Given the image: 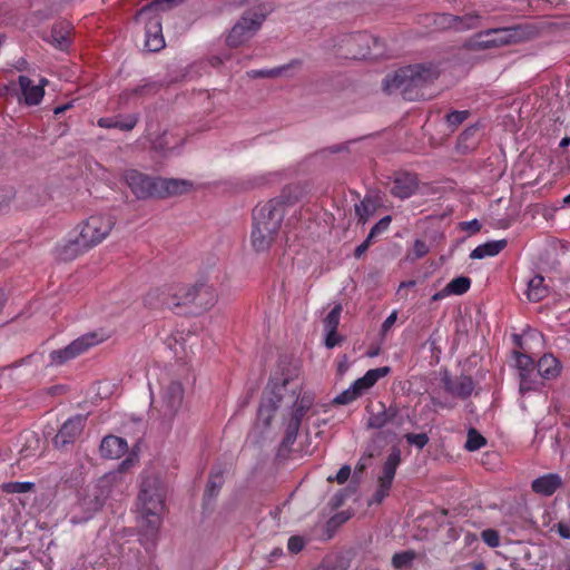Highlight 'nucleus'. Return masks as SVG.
Returning <instances> with one entry per match:
<instances>
[{"mask_svg":"<svg viewBox=\"0 0 570 570\" xmlns=\"http://www.w3.org/2000/svg\"><path fill=\"white\" fill-rule=\"evenodd\" d=\"M391 220V216H384L371 228V230H373L376 235H380L389 228Z\"/></svg>","mask_w":570,"mask_h":570,"instance_id":"nucleus-57","label":"nucleus"},{"mask_svg":"<svg viewBox=\"0 0 570 570\" xmlns=\"http://www.w3.org/2000/svg\"><path fill=\"white\" fill-rule=\"evenodd\" d=\"M417 188V179L415 175L409 173L399 174L391 188V194L401 199L411 197Z\"/></svg>","mask_w":570,"mask_h":570,"instance_id":"nucleus-22","label":"nucleus"},{"mask_svg":"<svg viewBox=\"0 0 570 570\" xmlns=\"http://www.w3.org/2000/svg\"><path fill=\"white\" fill-rule=\"evenodd\" d=\"M87 417L85 415H75L68 419L53 439L56 449L63 450L68 445L73 444L81 435Z\"/></svg>","mask_w":570,"mask_h":570,"instance_id":"nucleus-12","label":"nucleus"},{"mask_svg":"<svg viewBox=\"0 0 570 570\" xmlns=\"http://www.w3.org/2000/svg\"><path fill=\"white\" fill-rule=\"evenodd\" d=\"M267 12L264 6H257L246 10L230 29L226 43L230 48H237L248 42L261 29Z\"/></svg>","mask_w":570,"mask_h":570,"instance_id":"nucleus-5","label":"nucleus"},{"mask_svg":"<svg viewBox=\"0 0 570 570\" xmlns=\"http://www.w3.org/2000/svg\"><path fill=\"white\" fill-rule=\"evenodd\" d=\"M341 313H342V305L336 304L323 321L325 331H336L337 330V326H338L340 320H341Z\"/></svg>","mask_w":570,"mask_h":570,"instance_id":"nucleus-41","label":"nucleus"},{"mask_svg":"<svg viewBox=\"0 0 570 570\" xmlns=\"http://www.w3.org/2000/svg\"><path fill=\"white\" fill-rule=\"evenodd\" d=\"M224 484V471L220 466L213 468L205 491V499L212 500L217 497Z\"/></svg>","mask_w":570,"mask_h":570,"instance_id":"nucleus-36","label":"nucleus"},{"mask_svg":"<svg viewBox=\"0 0 570 570\" xmlns=\"http://www.w3.org/2000/svg\"><path fill=\"white\" fill-rule=\"evenodd\" d=\"M10 94L17 95L16 83L13 81L0 87V97H7Z\"/></svg>","mask_w":570,"mask_h":570,"instance_id":"nucleus-60","label":"nucleus"},{"mask_svg":"<svg viewBox=\"0 0 570 570\" xmlns=\"http://www.w3.org/2000/svg\"><path fill=\"white\" fill-rule=\"evenodd\" d=\"M302 65H303V62L301 59H293L288 63H285L279 67H275V69L282 70L279 77L293 78L295 76V72L298 69H301Z\"/></svg>","mask_w":570,"mask_h":570,"instance_id":"nucleus-46","label":"nucleus"},{"mask_svg":"<svg viewBox=\"0 0 570 570\" xmlns=\"http://www.w3.org/2000/svg\"><path fill=\"white\" fill-rule=\"evenodd\" d=\"M487 443L485 438L482 436L475 429H470L465 442L468 451H476Z\"/></svg>","mask_w":570,"mask_h":570,"instance_id":"nucleus-43","label":"nucleus"},{"mask_svg":"<svg viewBox=\"0 0 570 570\" xmlns=\"http://www.w3.org/2000/svg\"><path fill=\"white\" fill-rule=\"evenodd\" d=\"M184 387L179 382H171L161 394V411L165 417L173 419L183 404Z\"/></svg>","mask_w":570,"mask_h":570,"instance_id":"nucleus-16","label":"nucleus"},{"mask_svg":"<svg viewBox=\"0 0 570 570\" xmlns=\"http://www.w3.org/2000/svg\"><path fill=\"white\" fill-rule=\"evenodd\" d=\"M404 438L409 444L414 445L417 449H423L429 443V436L426 433H407Z\"/></svg>","mask_w":570,"mask_h":570,"instance_id":"nucleus-50","label":"nucleus"},{"mask_svg":"<svg viewBox=\"0 0 570 570\" xmlns=\"http://www.w3.org/2000/svg\"><path fill=\"white\" fill-rule=\"evenodd\" d=\"M375 41L367 32H356L340 37L337 46L344 57L363 59L370 55L371 43Z\"/></svg>","mask_w":570,"mask_h":570,"instance_id":"nucleus-10","label":"nucleus"},{"mask_svg":"<svg viewBox=\"0 0 570 570\" xmlns=\"http://www.w3.org/2000/svg\"><path fill=\"white\" fill-rule=\"evenodd\" d=\"M115 226L114 217L109 215H92L80 225L78 236L88 249L100 244Z\"/></svg>","mask_w":570,"mask_h":570,"instance_id":"nucleus-7","label":"nucleus"},{"mask_svg":"<svg viewBox=\"0 0 570 570\" xmlns=\"http://www.w3.org/2000/svg\"><path fill=\"white\" fill-rule=\"evenodd\" d=\"M363 394L360 387H355V382L351 385L350 389L343 391L334 399V403L336 404H348L360 397Z\"/></svg>","mask_w":570,"mask_h":570,"instance_id":"nucleus-42","label":"nucleus"},{"mask_svg":"<svg viewBox=\"0 0 570 570\" xmlns=\"http://www.w3.org/2000/svg\"><path fill=\"white\" fill-rule=\"evenodd\" d=\"M562 487V479L557 473H548L534 479L531 489L534 493L551 497L559 488Z\"/></svg>","mask_w":570,"mask_h":570,"instance_id":"nucleus-24","label":"nucleus"},{"mask_svg":"<svg viewBox=\"0 0 570 570\" xmlns=\"http://www.w3.org/2000/svg\"><path fill=\"white\" fill-rule=\"evenodd\" d=\"M380 406L381 410L372 413L368 419L367 426L371 429H382L387 424L400 428L410 419L409 414L403 413L396 404L385 407L384 404L380 403Z\"/></svg>","mask_w":570,"mask_h":570,"instance_id":"nucleus-14","label":"nucleus"},{"mask_svg":"<svg viewBox=\"0 0 570 570\" xmlns=\"http://www.w3.org/2000/svg\"><path fill=\"white\" fill-rule=\"evenodd\" d=\"M515 364L519 372L520 379V392L523 394L525 392L532 391L537 387V365L533 360L523 354L515 353Z\"/></svg>","mask_w":570,"mask_h":570,"instance_id":"nucleus-15","label":"nucleus"},{"mask_svg":"<svg viewBox=\"0 0 570 570\" xmlns=\"http://www.w3.org/2000/svg\"><path fill=\"white\" fill-rule=\"evenodd\" d=\"M33 488V482H8L2 484V490L6 493H27Z\"/></svg>","mask_w":570,"mask_h":570,"instance_id":"nucleus-45","label":"nucleus"},{"mask_svg":"<svg viewBox=\"0 0 570 570\" xmlns=\"http://www.w3.org/2000/svg\"><path fill=\"white\" fill-rule=\"evenodd\" d=\"M344 150H347V146L345 144H338V145L331 146L326 149H323L322 153L330 151L332 154H336V153H341Z\"/></svg>","mask_w":570,"mask_h":570,"instance_id":"nucleus-64","label":"nucleus"},{"mask_svg":"<svg viewBox=\"0 0 570 570\" xmlns=\"http://www.w3.org/2000/svg\"><path fill=\"white\" fill-rule=\"evenodd\" d=\"M469 115L470 112L468 110H454L446 115V122L450 127L456 128L469 117Z\"/></svg>","mask_w":570,"mask_h":570,"instance_id":"nucleus-48","label":"nucleus"},{"mask_svg":"<svg viewBox=\"0 0 570 570\" xmlns=\"http://www.w3.org/2000/svg\"><path fill=\"white\" fill-rule=\"evenodd\" d=\"M416 554L412 550L397 552L392 558V564L396 569L409 567L415 559Z\"/></svg>","mask_w":570,"mask_h":570,"instance_id":"nucleus-44","label":"nucleus"},{"mask_svg":"<svg viewBox=\"0 0 570 570\" xmlns=\"http://www.w3.org/2000/svg\"><path fill=\"white\" fill-rule=\"evenodd\" d=\"M281 69H261V70H249L247 71V76L252 79L257 78H278L281 75Z\"/></svg>","mask_w":570,"mask_h":570,"instance_id":"nucleus-51","label":"nucleus"},{"mask_svg":"<svg viewBox=\"0 0 570 570\" xmlns=\"http://www.w3.org/2000/svg\"><path fill=\"white\" fill-rule=\"evenodd\" d=\"M18 82L24 99L29 106L39 105L43 98L45 90L42 86L32 85V81L27 76H19Z\"/></svg>","mask_w":570,"mask_h":570,"instance_id":"nucleus-26","label":"nucleus"},{"mask_svg":"<svg viewBox=\"0 0 570 570\" xmlns=\"http://www.w3.org/2000/svg\"><path fill=\"white\" fill-rule=\"evenodd\" d=\"M505 246H507V240L505 239L491 240V242L484 243L482 245H479L478 247H475L471 252L470 258H472V259H482V258L488 257V256H495Z\"/></svg>","mask_w":570,"mask_h":570,"instance_id":"nucleus-31","label":"nucleus"},{"mask_svg":"<svg viewBox=\"0 0 570 570\" xmlns=\"http://www.w3.org/2000/svg\"><path fill=\"white\" fill-rule=\"evenodd\" d=\"M430 252L429 245L421 239H416L413 245L412 253L409 255V257L412 261L420 259L424 257Z\"/></svg>","mask_w":570,"mask_h":570,"instance_id":"nucleus-49","label":"nucleus"},{"mask_svg":"<svg viewBox=\"0 0 570 570\" xmlns=\"http://www.w3.org/2000/svg\"><path fill=\"white\" fill-rule=\"evenodd\" d=\"M304 544H305V542L301 537L294 535L288 539L287 547L292 553H298L303 550Z\"/></svg>","mask_w":570,"mask_h":570,"instance_id":"nucleus-54","label":"nucleus"},{"mask_svg":"<svg viewBox=\"0 0 570 570\" xmlns=\"http://www.w3.org/2000/svg\"><path fill=\"white\" fill-rule=\"evenodd\" d=\"M391 368L389 366H382L377 368L368 370L364 376L355 381V387H360L364 393L371 389L380 379L386 376Z\"/></svg>","mask_w":570,"mask_h":570,"instance_id":"nucleus-33","label":"nucleus"},{"mask_svg":"<svg viewBox=\"0 0 570 570\" xmlns=\"http://www.w3.org/2000/svg\"><path fill=\"white\" fill-rule=\"evenodd\" d=\"M482 540L491 548H497L500 544L499 532L494 529H487L481 532Z\"/></svg>","mask_w":570,"mask_h":570,"instance_id":"nucleus-52","label":"nucleus"},{"mask_svg":"<svg viewBox=\"0 0 570 570\" xmlns=\"http://www.w3.org/2000/svg\"><path fill=\"white\" fill-rule=\"evenodd\" d=\"M549 294V288L544 284V278L541 275L533 276L528 282L527 296L531 302H540Z\"/></svg>","mask_w":570,"mask_h":570,"instance_id":"nucleus-34","label":"nucleus"},{"mask_svg":"<svg viewBox=\"0 0 570 570\" xmlns=\"http://www.w3.org/2000/svg\"><path fill=\"white\" fill-rule=\"evenodd\" d=\"M442 382L448 393L460 399L469 397L474 389V383L472 379L465 375H460L455 379H451L450 375L444 374Z\"/></svg>","mask_w":570,"mask_h":570,"instance_id":"nucleus-18","label":"nucleus"},{"mask_svg":"<svg viewBox=\"0 0 570 570\" xmlns=\"http://www.w3.org/2000/svg\"><path fill=\"white\" fill-rule=\"evenodd\" d=\"M165 489L154 475L144 478L138 495L140 509L164 510Z\"/></svg>","mask_w":570,"mask_h":570,"instance_id":"nucleus-11","label":"nucleus"},{"mask_svg":"<svg viewBox=\"0 0 570 570\" xmlns=\"http://www.w3.org/2000/svg\"><path fill=\"white\" fill-rule=\"evenodd\" d=\"M439 77L433 65H414L400 68L387 75L383 80V89L387 94L399 92L405 100L414 101L424 98L422 89Z\"/></svg>","mask_w":570,"mask_h":570,"instance_id":"nucleus-1","label":"nucleus"},{"mask_svg":"<svg viewBox=\"0 0 570 570\" xmlns=\"http://www.w3.org/2000/svg\"><path fill=\"white\" fill-rule=\"evenodd\" d=\"M168 145H169V142L167 141V134L166 132H164L163 135L156 137L151 141L153 149H155L157 151H160V153L167 150L168 149Z\"/></svg>","mask_w":570,"mask_h":570,"instance_id":"nucleus-53","label":"nucleus"},{"mask_svg":"<svg viewBox=\"0 0 570 570\" xmlns=\"http://www.w3.org/2000/svg\"><path fill=\"white\" fill-rule=\"evenodd\" d=\"M374 212L375 205L370 198H365L360 204L355 205V214L363 224L367 222Z\"/></svg>","mask_w":570,"mask_h":570,"instance_id":"nucleus-40","label":"nucleus"},{"mask_svg":"<svg viewBox=\"0 0 570 570\" xmlns=\"http://www.w3.org/2000/svg\"><path fill=\"white\" fill-rule=\"evenodd\" d=\"M350 475H351V468H350V465H346V464H345V465H343V466L338 470V472H337L336 476L334 478V480H336V481H337V483L343 484V483H345V482L348 480ZM327 480H328L330 482H332V481H333V478H332V476H328V479H327Z\"/></svg>","mask_w":570,"mask_h":570,"instance_id":"nucleus-55","label":"nucleus"},{"mask_svg":"<svg viewBox=\"0 0 570 570\" xmlns=\"http://www.w3.org/2000/svg\"><path fill=\"white\" fill-rule=\"evenodd\" d=\"M287 403L293 404L294 409L286 423L285 436L282 442L283 448H291L296 441L302 419L313 405V397L309 395L299 396L295 391L287 396Z\"/></svg>","mask_w":570,"mask_h":570,"instance_id":"nucleus-8","label":"nucleus"},{"mask_svg":"<svg viewBox=\"0 0 570 570\" xmlns=\"http://www.w3.org/2000/svg\"><path fill=\"white\" fill-rule=\"evenodd\" d=\"M471 279L466 276L453 278L445 287L450 295H462L470 289Z\"/></svg>","mask_w":570,"mask_h":570,"instance_id":"nucleus-38","label":"nucleus"},{"mask_svg":"<svg viewBox=\"0 0 570 570\" xmlns=\"http://www.w3.org/2000/svg\"><path fill=\"white\" fill-rule=\"evenodd\" d=\"M106 337L98 332H90L72 341L63 348L55 350L49 354V365L60 366L70 360L83 354L89 348L102 343Z\"/></svg>","mask_w":570,"mask_h":570,"instance_id":"nucleus-6","label":"nucleus"},{"mask_svg":"<svg viewBox=\"0 0 570 570\" xmlns=\"http://www.w3.org/2000/svg\"><path fill=\"white\" fill-rule=\"evenodd\" d=\"M139 121V114L117 115L99 118L97 125L101 128H117L122 131L132 130Z\"/></svg>","mask_w":570,"mask_h":570,"instance_id":"nucleus-23","label":"nucleus"},{"mask_svg":"<svg viewBox=\"0 0 570 570\" xmlns=\"http://www.w3.org/2000/svg\"><path fill=\"white\" fill-rule=\"evenodd\" d=\"M70 26L66 22H59L52 26L48 41L56 48L65 50L70 43Z\"/></svg>","mask_w":570,"mask_h":570,"instance_id":"nucleus-28","label":"nucleus"},{"mask_svg":"<svg viewBox=\"0 0 570 570\" xmlns=\"http://www.w3.org/2000/svg\"><path fill=\"white\" fill-rule=\"evenodd\" d=\"M87 250L89 249L78 235L58 244L55 249L57 258L63 262L72 261Z\"/></svg>","mask_w":570,"mask_h":570,"instance_id":"nucleus-21","label":"nucleus"},{"mask_svg":"<svg viewBox=\"0 0 570 570\" xmlns=\"http://www.w3.org/2000/svg\"><path fill=\"white\" fill-rule=\"evenodd\" d=\"M288 380H284L281 385H275L269 395L262 400L258 409V417L264 421L265 425H269L274 412L283 400L282 391L286 389Z\"/></svg>","mask_w":570,"mask_h":570,"instance_id":"nucleus-17","label":"nucleus"},{"mask_svg":"<svg viewBox=\"0 0 570 570\" xmlns=\"http://www.w3.org/2000/svg\"><path fill=\"white\" fill-rule=\"evenodd\" d=\"M560 373L559 361L551 354L543 355L537 363V377L554 379Z\"/></svg>","mask_w":570,"mask_h":570,"instance_id":"nucleus-30","label":"nucleus"},{"mask_svg":"<svg viewBox=\"0 0 570 570\" xmlns=\"http://www.w3.org/2000/svg\"><path fill=\"white\" fill-rule=\"evenodd\" d=\"M134 464V459L132 458H127L126 460H124L118 469L115 471V472H120L121 473V479L124 478V473L130 468Z\"/></svg>","mask_w":570,"mask_h":570,"instance_id":"nucleus-61","label":"nucleus"},{"mask_svg":"<svg viewBox=\"0 0 570 570\" xmlns=\"http://www.w3.org/2000/svg\"><path fill=\"white\" fill-rule=\"evenodd\" d=\"M161 511L163 510L140 509V512H141L140 527L144 529V531L147 535L154 537L158 532V529L161 524V518H160Z\"/></svg>","mask_w":570,"mask_h":570,"instance_id":"nucleus-29","label":"nucleus"},{"mask_svg":"<svg viewBox=\"0 0 570 570\" xmlns=\"http://www.w3.org/2000/svg\"><path fill=\"white\" fill-rule=\"evenodd\" d=\"M193 303L199 308L208 309L217 301L215 288L205 281H199L193 285Z\"/></svg>","mask_w":570,"mask_h":570,"instance_id":"nucleus-19","label":"nucleus"},{"mask_svg":"<svg viewBox=\"0 0 570 570\" xmlns=\"http://www.w3.org/2000/svg\"><path fill=\"white\" fill-rule=\"evenodd\" d=\"M371 459V454L362 456L355 465L354 474L363 473Z\"/></svg>","mask_w":570,"mask_h":570,"instance_id":"nucleus-59","label":"nucleus"},{"mask_svg":"<svg viewBox=\"0 0 570 570\" xmlns=\"http://www.w3.org/2000/svg\"><path fill=\"white\" fill-rule=\"evenodd\" d=\"M176 0H155L146 6H144L139 11L137 17H142L149 11H158V10H169L173 7L177 6Z\"/></svg>","mask_w":570,"mask_h":570,"instance_id":"nucleus-39","label":"nucleus"},{"mask_svg":"<svg viewBox=\"0 0 570 570\" xmlns=\"http://www.w3.org/2000/svg\"><path fill=\"white\" fill-rule=\"evenodd\" d=\"M400 463L401 451L399 448H392L391 453L384 462L382 474L379 476L377 489L372 497L371 503L380 504L389 495Z\"/></svg>","mask_w":570,"mask_h":570,"instance_id":"nucleus-9","label":"nucleus"},{"mask_svg":"<svg viewBox=\"0 0 570 570\" xmlns=\"http://www.w3.org/2000/svg\"><path fill=\"white\" fill-rule=\"evenodd\" d=\"M326 337H325V346L327 348H333L334 346L338 345L342 341V337L337 334L336 331H325Z\"/></svg>","mask_w":570,"mask_h":570,"instance_id":"nucleus-56","label":"nucleus"},{"mask_svg":"<svg viewBox=\"0 0 570 570\" xmlns=\"http://www.w3.org/2000/svg\"><path fill=\"white\" fill-rule=\"evenodd\" d=\"M169 289L173 307L189 305L193 303V285H171L169 286Z\"/></svg>","mask_w":570,"mask_h":570,"instance_id":"nucleus-32","label":"nucleus"},{"mask_svg":"<svg viewBox=\"0 0 570 570\" xmlns=\"http://www.w3.org/2000/svg\"><path fill=\"white\" fill-rule=\"evenodd\" d=\"M396 321V312H393L391 315L386 317V320L382 324V331L386 332Z\"/></svg>","mask_w":570,"mask_h":570,"instance_id":"nucleus-62","label":"nucleus"},{"mask_svg":"<svg viewBox=\"0 0 570 570\" xmlns=\"http://www.w3.org/2000/svg\"><path fill=\"white\" fill-rule=\"evenodd\" d=\"M128 450L127 441L115 435H107L100 443V455L105 459L115 460L121 458Z\"/></svg>","mask_w":570,"mask_h":570,"instance_id":"nucleus-20","label":"nucleus"},{"mask_svg":"<svg viewBox=\"0 0 570 570\" xmlns=\"http://www.w3.org/2000/svg\"><path fill=\"white\" fill-rule=\"evenodd\" d=\"M481 17L476 12L466 13L464 16H456V31L462 32L480 27Z\"/></svg>","mask_w":570,"mask_h":570,"instance_id":"nucleus-37","label":"nucleus"},{"mask_svg":"<svg viewBox=\"0 0 570 570\" xmlns=\"http://www.w3.org/2000/svg\"><path fill=\"white\" fill-rule=\"evenodd\" d=\"M460 227L462 230H468L472 234L474 233H478L480 232L481 229V224L478 219H472V220H469V222H462L460 224Z\"/></svg>","mask_w":570,"mask_h":570,"instance_id":"nucleus-58","label":"nucleus"},{"mask_svg":"<svg viewBox=\"0 0 570 570\" xmlns=\"http://www.w3.org/2000/svg\"><path fill=\"white\" fill-rule=\"evenodd\" d=\"M144 302L147 306L151 308H174L169 286L163 288H154L149 291L146 294Z\"/></svg>","mask_w":570,"mask_h":570,"instance_id":"nucleus-27","label":"nucleus"},{"mask_svg":"<svg viewBox=\"0 0 570 570\" xmlns=\"http://www.w3.org/2000/svg\"><path fill=\"white\" fill-rule=\"evenodd\" d=\"M161 85L156 81L144 80V83L137 86L131 90H125L120 94L119 99L121 101H128L131 97L135 96H150L158 92Z\"/></svg>","mask_w":570,"mask_h":570,"instance_id":"nucleus-35","label":"nucleus"},{"mask_svg":"<svg viewBox=\"0 0 570 570\" xmlns=\"http://www.w3.org/2000/svg\"><path fill=\"white\" fill-rule=\"evenodd\" d=\"M146 48L156 52L164 48L165 40L161 33V23L158 17L150 18L146 23Z\"/></svg>","mask_w":570,"mask_h":570,"instance_id":"nucleus-25","label":"nucleus"},{"mask_svg":"<svg viewBox=\"0 0 570 570\" xmlns=\"http://www.w3.org/2000/svg\"><path fill=\"white\" fill-rule=\"evenodd\" d=\"M557 528H558V533L560 534V537H562L564 539H569L570 538V528H569V525L560 522V523H558Z\"/></svg>","mask_w":570,"mask_h":570,"instance_id":"nucleus-63","label":"nucleus"},{"mask_svg":"<svg viewBox=\"0 0 570 570\" xmlns=\"http://www.w3.org/2000/svg\"><path fill=\"white\" fill-rule=\"evenodd\" d=\"M537 35L535 28L529 24H517L507 28H492L478 32L469 42L473 50L500 48L528 41Z\"/></svg>","mask_w":570,"mask_h":570,"instance_id":"nucleus-4","label":"nucleus"},{"mask_svg":"<svg viewBox=\"0 0 570 570\" xmlns=\"http://www.w3.org/2000/svg\"><path fill=\"white\" fill-rule=\"evenodd\" d=\"M285 216L284 200L274 198L253 209L252 246L256 252L267 250L274 243Z\"/></svg>","mask_w":570,"mask_h":570,"instance_id":"nucleus-3","label":"nucleus"},{"mask_svg":"<svg viewBox=\"0 0 570 570\" xmlns=\"http://www.w3.org/2000/svg\"><path fill=\"white\" fill-rule=\"evenodd\" d=\"M122 179L138 199L178 196L193 189L190 180L150 177L137 169L125 170Z\"/></svg>","mask_w":570,"mask_h":570,"instance_id":"nucleus-2","label":"nucleus"},{"mask_svg":"<svg viewBox=\"0 0 570 570\" xmlns=\"http://www.w3.org/2000/svg\"><path fill=\"white\" fill-rule=\"evenodd\" d=\"M435 24L442 29H453L456 31V16L450 13H441L436 17Z\"/></svg>","mask_w":570,"mask_h":570,"instance_id":"nucleus-47","label":"nucleus"},{"mask_svg":"<svg viewBox=\"0 0 570 570\" xmlns=\"http://www.w3.org/2000/svg\"><path fill=\"white\" fill-rule=\"evenodd\" d=\"M121 482V473L120 472H109L101 476L96 484V492L94 493V501L91 502L90 498L83 500L85 505H89L91 510H99L106 499L111 494L114 488L120 485Z\"/></svg>","mask_w":570,"mask_h":570,"instance_id":"nucleus-13","label":"nucleus"}]
</instances>
